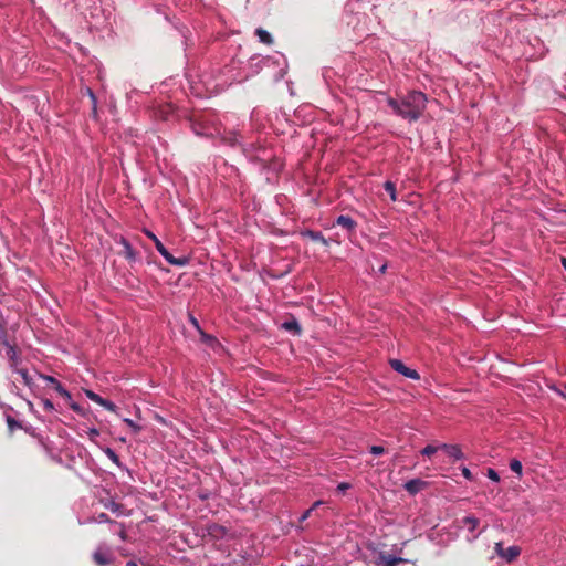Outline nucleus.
Returning <instances> with one entry per match:
<instances>
[{
  "mask_svg": "<svg viewBox=\"0 0 566 566\" xmlns=\"http://www.w3.org/2000/svg\"><path fill=\"white\" fill-rule=\"evenodd\" d=\"M388 105L398 116L410 122H416L426 109L427 96L422 92L412 91L400 101L389 98Z\"/></svg>",
  "mask_w": 566,
  "mask_h": 566,
  "instance_id": "f257e3e1",
  "label": "nucleus"
},
{
  "mask_svg": "<svg viewBox=\"0 0 566 566\" xmlns=\"http://www.w3.org/2000/svg\"><path fill=\"white\" fill-rule=\"evenodd\" d=\"M146 234L154 241L157 251L169 264L176 266H185L189 263V259L187 256L175 258L153 232L146 231Z\"/></svg>",
  "mask_w": 566,
  "mask_h": 566,
  "instance_id": "f03ea898",
  "label": "nucleus"
},
{
  "mask_svg": "<svg viewBox=\"0 0 566 566\" xmlns=\"http://www.w3.org/2000/svg\"><path fill=\"white\" fill-rule=\"evenodd\" d=\"M96 566H107L114 563L115 556L107 547H98L92 555Z\"/></svg>",
  "mask_w": 566,
  "mask_h": 566,
  "instance_id": "7ed1b4c3",
  "label": "nucleus"
},
{
  "mask_svg": "<svg viewBox=\"0 0 566 566\" xmlns=\"http://www.w3.org/2000/svg\"><path fill=\"white\" fill-rule=\"evenodd\" d=\"M389 365H390V367H391L395 371H397V373H399V374L403 375V376H405V377H407V378L415 379V380L420 379V375L418 374V371H417V370H415V369H411V368L407 367V366H406L401 360H399V359H390V360H389Z\"/></svg>",
  "mask_w": 566,
  "mask_h": 566,
  "instance_id": "20e7f679",
  "label": "nucleus"
},
{
  "mask_svg": "<svg viewBox=\"0 0 566 566\" xmlns=\"http://www.w3.org/2000/svg\"><path fill=\"white\" fill-rule=\"evenodd\" d=\"M495 551L499 556L509 563L513 562L521 554V548L518 546H510L504 548L501 543H496Z\"/></svg>",
  "mask_w": 566,
  "mask_h": 566,
  "instance_id": "39448f33",
  "label": "nucleus"
},
{
  "mask_svg": "<svg viewBox=\"0 0 566 566\" xmlns=\"http://www.w3.org/2000/svg\"><path fill=\"white\" fill-rule=\"evenodd\" d=\"M85 394H86V397L88 399H91L92 401L98 403L99 406L104 407L105 409H107L109 411H115L116 410L115 403H113L112 401H109L107 399H104L103 397H101L99 395L95 394L94 391L86 390Z\"/></svg>",
  "mask_w": 566,
  "mask_h": 566,
  "instance_id": "423d86ee",
  "label": "nucleus"
},
{
  "mask_svg": "<svg viewBox=\"0 0 566 566\" xmlns=\"http://www.w3.org/2000/svg\"><path fill=\"white\" fill-rule=\"evenodd\" d=\"M428 485V482L421 480V479H412L405 483L403 488L405 490L411 494L415 495L421 490L426 489Z\"/></svg>",
  "mask_w": 566,
  "mask_h": 566,
  "instance_id": "0eeeda50",
  "label": "nucleus"
},
{
  "mask_svg": "<svg viewBox=\"0 0 566 566\" xmlns=\"http://www.w3.org/2000/svg\"><path fill=\"white\" fill-rule=\"evenodd\" d=\"M281 328L292 333L295 336H300L303 332L298 321L293 315H291L289 319L282 323Z\"/></svg>",
  "mask_w": 566,
  "mask_h": 566,
  "instance_id": "6e6552de",
  "label": "nucleus"
},
{
  "mask_svg": "<svg viewBox=\"0 0 566 566\" xmlns=\"http://www.w3.org/2000/svg\"><path fill=\"white\" fill-rule=\"evenodd\" d=\"M441 450H443L450 458L453 460H461L463 458V452L458 444H447L442 443L439 446Z\"/></svg>",
  "mask_w": 566,
  "mask_h": 566,
  "instance_id": "1a4fd4ad",
  "label": "nucleus"
},
{
  "mask_svg": "<svg viewBox=\"0 0 566 566\" xmlns=\"http://www.w3.org/2000/svg\"><path fill=\"white\" fill-rule=\"evenodd\" d=\"M119 243L123 247L120 254L129 262H134L136 260V252L134 251L128 240H126L125 238H120Z\"/></svg>",
  "mask_w": 566,
  "mask_h": 566,
  "instance_id": "9d476101",
  "label": "nucleus"
},
{
  "mask_svg": "<svg viewBox=\"0 0 566 566\" xmlns=\"http://www.w3.org/2000/svg\"><path fill=\"white\" fill-rule=\"evenodd\" d=\"M335 224L348 230L354 231L357 227V222L349 216L340 214L337 217Z\"/></svg>",
  "mask_w": 566,
  "mask_h": 566,
  "instance_id": "9b49d317",
  "label": "nucleus"
},
{
  "mask_svg": "<svg viewBox=\"0 0 566 566\" xmlns=\"http://www.w3.org/2000/svg\"><path fill=\"white\" fill-rule=\"evenodd\" d=\"M208 535L211 536L214 539L223 538L227 534V528L219 524H210L207 528Z\"/></svg>",
  "mask_w": 566,
  "mask_h": 566,
  "instance_id": "f8f14e48",
  "label": "nucleus"
},
{
  "mask_svg": "<svg viewBox=\"0 0 566 566\" xmlns=\"http://www.w3.org/2000/svg\"><path fill=\"white\" fill-rule=\"evenodd\" d=\"M6 348H7V356L11 363V366L14 367L18 365L19 363V356H18V350L15 348L14 345H11L9 342H8V345H3Z\"/></svg>",
  "mask_w": 566,
  "mask_h": 566,
  "instance_id": "ddd939ff",
  "label": "nucleus"
},
{
  "mask_svg": "<svg viewBox=\"0 0 566 566\" xmlns=\"http://www.w3.org/2000/svg\"><path fill=\"white\" fill-rule=\"evenodd\" d=\"M303 235L310 238L315 242H321L322 244L327 245V240L321 232L307 230L306 232L303 233Z\"/></svg>",
  "mask_w": 566,
  "mask_h": 566,
  "instance_id": "4468645a",
  "label": "nucleus"
},
{
  "mask_svg": "<svg viewBox=\"0 0 566 566\" xmlns=\"http://www.w3.org/2000/svg\"><path fill=\"white\" fill-rule=\"evenodd\" d=\"M255 34L259 36L260 42L268 45L273 43L271 34L266 30L259 28L256 29Z\"/></svg>",
  "mask_w": 566,
  "mask_h": 566,
  "instance_id": "2eb2a0df",
  "label": "nucleus"
},
{
  "mask_svg": "<svg viewBox=\"0 0 566 566\" xmlns=\"http://www.w3.org/2000/svg\"><path fill=\"white\" fill-rule=\"evenodd\" d=\"M105 509L112 511L113 513H116L117 515L124 514V505L116 503L115 501L111 500L107 503L104 504Z\"/></svg>",
  "mask_w": 566,
  "mask_h": 566,
  "instance_id": "dca6fc26",
  "label": "nucleus"
},
{
  "mask_svg": "<svg viewBox=\"0 0 566 566\" xmlns=\"http://www.w3.org/2000/svg\"><path fill=\"white\" fill-rule=\"evenodd\" d=\"M381 560L385 566H397L400 563H403L405 559L401 557H395L391 555H381Z\"/></svg>",
  "mask_w": 566,
  "mask_h": 566,
  "instance_id": "f3484780",
  "label": "nucleus"
},
{
  "mask_svg": "<svg viewBox=\"0 0 566 566\" xmlns=\"http://www.w3.org/2000/svg\"><path fill=\"white\" fill-rule=\"evenodd\" d=\"M8 333H7V322L6 319L0 315V343L2 345H8Z\"/></svg>",
  "mask_w": 566,
  "mask_h": 566,
  "instance_id": "a211bd4d",
  "label": "nucleus"
},
{
  "mask_svg": "<svg viewBox=\"0 0 566 566\" xmlns=\"http://www.w3.org/2000/svg\"><path fill=\"white\" fill-rule=\"evenodd\" d=\"M462 523H463L465 526H468V530H469L470 532H474V531H475V528H476V527H478V525H479V520H478L476 517H474V516H465V517H463Z\"/></svg>",
  "mask_w": 566,
  "mask_h": 566,
  "instance_id": "6ab92c4d",
  "label": "nucleus"
},
{
  "mask_svg": "<svg viewBox=\"0 0 566 566\" xmlns=\"http://www.w3.org/2000/svg\"><path fill=\"white\" fill-rule=\"evenodd\" d=\"M385 191L390 196V199L392 201L397 200V191H396V185L392 181H386L384 184Z\"/></svg>",
  "mask_w": 566,
  "mask_h": 566,
  "instance_id": "aec40b11",
  "label": "nucleus"
},
{
  "mask_svg": "<svg viewBox=\"0 0 566 566\" xmlns=\"http://www.w3.org/2000/svg\"><path fill=\"white\" fill-rule=\"evenodd\" d=\"M54 389L61 397L65 398L66 400H71V394L61 385L60 381L54 385Z\"/></svg>",
  "mask_w": 566,
  "mask_h": 566,
  "instance_id": "412c9836",
  "label": "nucleus"
},
{
  "mask_svg": "<svg viewBox=\"0 0 566 566\" xmlns=\"http://www.w3.org/2000/svg\"><path fill=\"white\" fill-rule=\"evenodd\" d=\"M510 469L513 472H515L518 475H521L522 474V469H523L521 461H518L517 459H512L511 462H510Z\"/></svg>",
  "mask_w": 566,
  "mask_h": 566,
  "instance_id": "4be33fe9",
  "label": "nucleus"
},
{
  "mask_svg": "<svg viewBox=\"0 0 566 566\" xmlns=\"http://www.w3.org/2000/svg\"><path fill=\"white\" fill-rule=\"evenodd\" d=\"M438 450H441V449L439 448V446H438V447H436V446H432V444H428V446H426V447L421 450V454H422V455H427V457H431V455H432V454H434Z\"/></svg>",
  "mask_w": 566,
  "mask_h": 566,
  "instance_id": "5701e85b",
  "label": "nucleus"
},
{
  "mask_svg": "<svg viewBox=\"0 0 566 566\" xmlns=\"http://www.w3.org/2000/svg\"><path fill=\"white\" fill-rule=\"evenodd\" d=\"M17 373L21 376L23 382L27 385V386H30L31 385V377L29 376L28 374V370L27 369H17Z\"/></svg>",
  "mask_w": 566,
  "mask_h": 566,
  "instance_id": "b1692460",
  "label": "nucleus"
},
{
  "mask_svg": "<svg viewBox=\"0 0 566 566\" xmlns=\"http://www.w3.org/2000/svg\"><path fill=\"white\" fill-rule=\"evenodd\" d=\"M105 453L115 464L119 465V457L116 454V452L113 449L107 448L105 450Z\"/></svg>",
  "mask_w": 566,
  "mask_h": 566,
  "instance_id": "393cba45",
  "label": "nucleus"
},
{
  "mask_svg": "<svg viewBox=\"0 0 566 566\" xmlns=\"http://www.w3.org/2000/svg\"><path fill=\"white\" fill-rule=\"evenodd\" d=\"M96 522L98 523H115L114 521H112L108 515L106 513H101L97 515V517L95 518Z\"/></svg>",
  "mask_w": 566,
  "mask_h": 566,
  "instance_id": "a878e982",
  "label": "nucleus"
},
{
  "mask_svg": "<svg viewBox=\"0 0 566 566\" xmlns=\"http://www.w3.org/2000/svg\"><path fill=\"white\" fill-rule=\"evenodd\" d=\"M370 452L375 455H380V454L385 453V449L381 446H373L370 448Z\"/></svg>",
  "mask_w": 566,
  "mask_h": 566,
  "instance_id": "bb28decb",
  "label": "nucleus"
},
{
  "mask_svg": "<svg viewBox=\"0 0 566 566\" xmlns=\"http://www.w3.org/2000/svg\"><path fill=\"white\" fill-rule=\"evenodd\" d=\"M318 504H319V502H315V503L312 505V507H310L308 510H306V511L303 513V515L301 516V521L306 520V518L311 515L312 511H313V510H315V507H316Z\"/></svg>",
  "mask_w": 566,
  "mask_h": 566,
  "instance_id": "cd10ccee",
  "label": "nucleus"
},
{
  "mask_svg": "<svg viewBox=\"0 0 566 566\" xmlns=\"http://www.w3.org/2000/svg\"><path fill=\"white\" fill-rule=\"evenodd\" d=\"M116 524L119 526L118 536L120 537V539L126 541L127 534H126L124 524L123 523H116Z\"/></svg>",
  "mask_w": 566,
  "mask_h": 566,
  "instance_id": "c85d7f7f",
  "label": "nucleus"
},
{
  "mask_svg": "<svg viewBox=\"0 0 566 566\" xmlns=\"http://www.w3.org/2000/svg\"><path fill=\"white\" fill-rule=\"evenodd\" d=\"M488 476L492 480V481H495V482H499L500 481V476L497 474V472L493 469H489L488 470Z\"/></svg>",
  "mask_w": 566,
  "mask_h": 566,
  "instance_id": "c756f323",
  "label": "nucleus"
},
{
  "mask_svg": "<svg viewBox=\"0 0 566 566\" xmlns=\"http://www.w3.org/2000/svg\"><path fill=\"white\" fill-rule=\"evenodd\" d=\"M43 407L48 411H51V410L54 409L53 402L51 400H49V399L43 400Z\"/></svg>",
  "mask_w": 566,
  "mask_h": 566,
  "instance_id": "7c9ffc66",
  "label": "nucleus"
},
{
  "mask_svg": "<svg viewBox=\"0 0 566 566\" xmlns=\"http://www.w3.org/2000/svg\"><path fill=\"white\" fill-rule=\"evenodd\" d=\"M462 474L465 479L468 480H471L472 479V474H471V471L468 469V468H463L462 469Z\"/></svg>",
  "mask_w": 566,
  "mask_h": 566,
  "instance_id": "2f4dec72",
  "label": "nucleus"
},
{
  "mask_svg": "<svg viewBox=\"0 0 566 566\" xmlns=\"http://www.w3.org/2000/svg\"><path fill=\"white\" fill-rule=\"evenodd\" d=\"M44 380L49 384H52L53 386L56 385V382H59V380H56L54 377L52 376H44Z\"/></svg>",
  "mask_w": 566,
  "mask_h": 566,
  "instance_id": "473e14b6",
  "label": "nucleus"
},
{
  "mask_svg": "<svg viewBox=\"0 0 566 566\" xmlns=\"http://www.w3.org/2000/svg\"><path fill=\"white\" fill-rule=\"evenodd\" d=\"M349 488L348 483L342 482L338 484L337 489L342 492H345Z\"/></svg>",
  "mask_w": 566,
  "mask_h": 566,
  "instance_id": "72a5a7b5",
  "label": "nucleus"
},
{
  "mask_svg": "<svg viewBox=\"0 0 566 566\" xmlns=\"http://www.w3.org/2000/svg\"><path fill=\"white\" fill-rule=\"evenodd\" d=\"M7 421H8V424H9L10 428H13L14 426H18V422L13 418H11V417H8Z\"/></svg>",
  "mask_w": 566,
  "mask_h": 566,
  "instance_id": "f704fd0d",
  "label": "nucleus"
},
{
  "mask_svg": "<svg viewBox=\"0 0 566 566\" xmlns=\"http://www.w3.org/2000/svg\"><path fill=\"white\" fill-rule=\"evenodd\" d=\"M199 332H200V334L202 335V338H203L206 342H208V340H214V338H213L212 336L205 334L201 329H200Z\"/></svg>",
  "mask_w": 566,
  "mask_h": 566,
  "instance_id": "c9c22d12",
  "label": "nucleus"
},
{
  "mask_svg": "<svg viewBox=\"0 0 566 566\" xmlns=\"http://www.w3.org/2000/svg\"><path fill=\"white\" fill-rule=\"evenodd\" d=\"M191 323L193 324V326H195L198 331H200L199 323H198V321H197L196 318H193V317H192V318H191Z\"/></svg>",
  "mask_w": 566,
  "mask_h": 566,
  "instance_id": "e433bc0d",
  "label": "nucleus"
},
{
  "mask_svg": "<svg viewBox=\"0 0 566 566\" xmlns=\"http://www.w3.org/2000/svg\"><path fill=\"white\" fill-rule=\"evenodd\" d=\"M98 434H99V432H98V430H96V429H92V430L90 431V436H91V437H96V436H98Z\"/></svg>",
  "mask_w": 566,
  "mask_h": 566,
  "instance_id": "4c0bfd02",
  "label": "nucleus"
},
{
  "mask_svg": "<svg viewBox=\"0 0 566 566\" xmlns=\"http://www.w3.org/2000/svg\"><path fill=\"white\" fill-rule=\"evenodd\" d=\"M70 407L74 410V411H78L80 410V406L77 403H71Z\"/></svg>",
  "mask_w": 566,
  "mask_h": 566,
  "instance_id": "58836bf2",
  "label": "nucleus"
},
{
  "mask_svg": "<svg viewBox=\"0 0 566 566\" xmlns=\"http://www.w3.org/2000/svg\"><path fill=\"white\" fill-rule=\"evenodd\" d=\"M387 265L384 264L379 268V273L384 274L386 272Z\"/></svg>",
  "mask_w": 566,
  "mask_h": 566,
  "instance_id": "ea45409f",
  "label": "nucleus"
},
{
  "mask_svg": "<svg viewBox=\"0 0 566 566\" xmlns=\"http://www.w3.org/2000/svg\"><path fill=\"white\" fill-rule=\"evenodd\" d=\"M126 566H138L136 562L129 560L127 562Z\"/></svg>",
  "mask_w": 566,
  "mask_h": 566,
  "instance_id": "a19ab883",
  "label": "nucleus"
},
{
  "mask_svg": "<svg viewBox=\"0 0 566 566\" xmlns=\"http://www.w3.org/2000/svg\"><path fill=\"white\" fill-rule=\"evenodd\" d=\"M562 265H563V268L566 271V258H562Z\"/></svg>",
  "mask_w": 566,
  "mask_h": 566,
  "instance_id": "79ce46f5",
  "label": "nucleus"
},
{
  "mask_svg": "<svg viewBox=\"0 0 566 566\" xmlns=\"http://www.w3.org/2000/svg\"><path fill=\"white\" fill-rule=\"evenodd\" d=\"M125 421H126L129 426L135 427V424H134V422H133L132 420L126 419Z\"/></svg>",
  "mask_w": 566,
  "mask_h": 566,
  "instance_id": "37998d69",
  "label": "nucleus"
},
{
  "mask_svg": "<svg viewBox=\"0 0 566 566\" xmlns=\"http://www.w3.org/2000/svg\"><path fill=\"white\" fill-rule=\"evenodd\" d=\"M88 92H90V95H91V97H92L93 102L95 103V95L92 93V91H91V90H90Z\"/></svg>",
  "mask_w": 566,
  "mask_h": 566,
  "instance_id": "c03bdc74",
  "label": "nucleus"
}]
</instances>
